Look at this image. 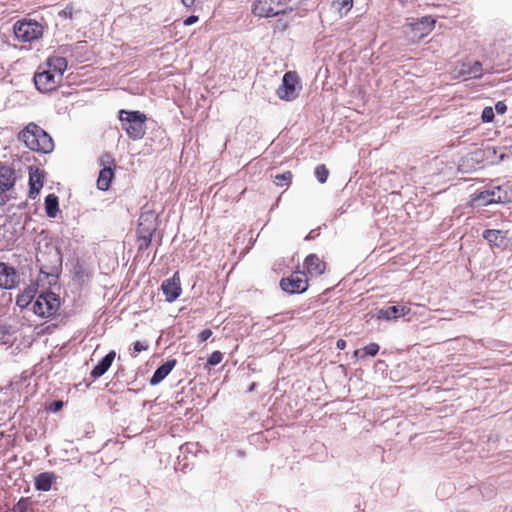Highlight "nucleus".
<instances>
[{"label": "nucleus", "instance_id": "obj_1", "mask_svg": "<svg viewBox=\"0 0 512 512\" xmlns=\"http://www.w3.org/2000/svg\"><path fill=\"white\" fill-rule=\"evenodd\" d=\"M19 139L32 151L50 153L54 142L50 135L35 123H29L19 134Z\"/></svg>", "mask_w": 512, "mask_h": 512}, {"label": "nucleus", "instance_id": "obj_2", "mask_svg": "<svg viewBox=\"0 0 512 512\" xmlns=\"http://www.w3.org/2000/svg\"><path fill=\"white\" fill-rule=\"evenodd\" d=\"M119 120L129 138L132 140H140L146 133L147 117L140 111H119Z\"/></svg>", "mask_w": 512, "mask_h": 512}, {"label": "nucleus", "instance_id": "obj_3", "mask_svg": "<svg viewBox=\"0 0 512 512\" xmlns=\"http://www.w3.org/2000/svg\"><path fill=\"white\" fill-rule=\"evenodd\" d=\"M60 307V299L53 292L40 293L32 303L30 310L41 318L54 316Z\"/></svg>", "mask_w": 512, "mask_h": 512}, {"label": "nucleus", "instance_id": "obj_4", "mask_svg": "<svg viewBox=\"0 0 512 512\" xmlns=\"http://www.w3.org/2000/svg\"><path fill=\"white\" fill-rule=\"evenodd\" d=\"M36 259L40 265V273L51 278L49 283L55 281L62 262L58 249L53 246H47V264H45V254L41 251L37 253Z\"/></svg>", "mask_w": 512, "mask_h": 512}, {"label": "nucleus", "instance_id": "obj_5", "mask_svg": "<svg viewBox=\"0 0 512 512\" xmlns=\"http://www.w3.org/2000/svg\"><path fill=\"white\" fill-rule=\"evenodd\" d=\"M13 30L16 38L22 42H32L43 35V26L31 19L17 21Z\"/></svg>", "mask_w": 512, "mask_h": 512}, {"label": "nucleus", "instance_id": "obj_6", "mask_svg": "<svg viewBox=\"0 0 512 512\" xmlns=\"http://www.w3.org/2000/svg\"><path fill=\"white\" fill-rule=\"evenodd\" d=\"M291 0H256L252 12L258 17H273L284 14L287 11V4Z\"/></svg>", "mask_w": 512, "mask_h": 512}, {"label": "nucleus", "instance_id": "obj_7", "mask_svg": "<svg viewBox=\"0 0 512 512\" xmlns=\"http://www.w3.org/2000/svg\"><path fill=\"white\" fill-rule=\"evenodd\" d=\"M300 88L297 74L289 71L284 74L282 84L277 89V95L282 100L291 101L298 96Z\"/></svg>", "mask_w": 512, "mask_h": 512}, {"label": "nucleus", "instance_id": "obj_8", "mask_svg": "<svg viewBox=\"0 0 512 512\" xmlns=\"http://www.w3.org/2000/svg\"><path fill=\"white\" fill-rule=\"evenodd\" d=\"M61 81L60 74H55L49 69H39L34 75L35 86L41 92L55 90Z\"/></svg>", "mask_w": 512, "mask_h": 512}, {"label": "nucleus", "instance_id": "obj_9", "mask_svg": "<svg viewBox=\"0 0 512 512\" xmlns=\"http://www.w3.org/2000/svg\"><path fill=\"white\" fill-rule=\"evenodd\" d=\"M508 200L507 193H502L500 186H495L490 190H484L473 196L472 206H486L492 203H504Z\"/></svg>", "mask_w": 512, "mask_h": 512}, {"label": "nucleus", "instance_id": "obj_10", "mask_svg": "<svg viewBox=\"0 0 512 512\" xmlns=\"http://www.w3.org/2000/svg\"><path fill=\"white\" fill-rule=\"evenodd\" d=\"M282 290L290 294L303 293L308 288L306 274L301 271L292 273L289 277L283 278L280 282Z\"/></svg>", "mask_w": 512, "mask_h": 512}, {"label": "nucleus", "instance_id": "obj_11", "mask_svg": "<svg viewBox=\"0 0 512 512\" xmlns=\"http://www.w3.org/2000/svg\"><path fill=\"white\" fill-rule=\"evenodd\" d=\"M454 77L463 79L480 78L482 76V64L479 61L458 62L453 70Z\"/></svg>", "mask_w": 512, "mask_h": 512}, {"label": "nucleus", "instance_id": "obj_12", "mask_svg": "<svg viewBox=\"0 0 512 512\" xmlns=\"http://www.w3.org/2000/svg\"><path fill=\"white\" fill-rule=\"evenodd\" d=\"M434 25L435 20L427 16L410 23L409 26L412 33V39L421 40L433 30Z\"/></svg>", "mask_w": 512, "mask_h": 512}, {"label": "nucleus", "instance_id": "obj_13", "mask_svg": "<svg viewBox=\"0 0 512 512\" xmlns=\"http://www.w3.org/2000/svg\"><path fill=\"white\" fill-rule=\"evenodd\" d=\"M19 282V275L16 270L5 263L0 262V287L12 289Z\"/></svg>", "mask_w": 512, "mask_h": 512}, {"label": "nucleus", "instance_id": "obj_14", "mask_svg": "<svg viewBox=\"0 0 512 512\" xmlns=\"http://www.w3.org/2000/svg\"><path fill=\"white\" fill-rule=\"evenodd\" d=\"M161 289L168 302L175 301L181 293L179 277L175 274L173 277L166 279L163 281Z\"/></svg>", "mask_w": 512, "mask_h": 512}, {"label": "nucleus", "instance_id": "obj_15", "mask_svg": "<svg viewBox=\"0 0 512 512\" xmlns=\"http://www.w3.org/2000/svg\"><path fill=\"white\" fill-rule=\"evenodd\" d=\"M304 267L311 277H317L324 273L326 265L316 254H310L304 261Z\"/></svg>", "mask_w": 512, "mask_h": 512}, {"label": "nucleus", "instance_id": "obj_16", "mask_svg": "<svg viewBox=\"0 0 512 512\" xmlns=\"http://www.w3.org/2000/svg\"><path fill=\"white\" fill-rule=\"evenodd\" d=\"M44 182V174L43 172L38 169H30L29 172V197L32 199H35L36 196L39 194L41 188L43 187Z\"/></svg>", "mask_w": 512, "mask_h": 512}, {"label": "nucleus", "instance_id": "obj_17", "mask_svg": "<svg viewBox=\"0 0 512 512\" xmlns=\"http://www.w3.org/2000/svg\"><path fill=\"white\" fill-rule=\"evenodd\" d=\"M410 312V307L406 305H395L382 308L378 311L379 319L395 320L399 317H403Z\"/></svg>", "mask_w": 512, "mask_h": 512}, {"label": "nucleus", "instance_id": "obj_18", "mask_svg": "<svg viewBox=\"0 0 512 512\" xmlns=\"http://www.w3.org/2000/svg\"><path fill=\"white\" fill-rule=\"evenodd\" d=\"M14 183V171L7 166L0 165V194L12 188Z\"/></svg>", "mask_w": 512, "mask_h": 512}, {"label": "nucleus", "instance_id": "obj_19", "mask_svg": "<svg viewBox=\"0 0 512 512\" xmlns=\"http://www.w3.org/2000/svg\"><path fill=\"white\" fill-rule=\"evenodd\" d=\"M483 237L496 247H505L507 245L506 233L501 230L488 229L483 232Z\"/></svg>", "mask_w": 512, "mask_h": 512}, {"label": "nucleus", "instance_id": "obj_20", "mask_svg": "<svg viewBox=\"0 0 512 512\" xmlns=\"http://www.w3.org/2000/svg\"><path fill=\"white\" fill-rule=\"evenodd\" d=\"M116 353L115 351H110L102 360L93 368L91 371V376L93 378H99L104 375L110 366L112 365L115 359Z\"/></svg>", "mask_w": 512, "mask_h": 512}, {"label": "nucleus", "instance_id": "obj_21", "mask_svg": "<svg viewBox=\"0 0 512 512\" xmlns=\"http://www.w3.org/2000/svg\"><path fill=\"white\" fill-rule=\"evenodd\" d=\"M176 364V360H170L166 363L162 364L160 367L156 369L153 376L150 379L151 385L159 384L168 374L172 371Z\"/></svg>", "mask_w": 512, "mask_h": 512}, {"label": "nucleus", "instance_id": "obj_22", "mask_svg": "<svg viewBox=\"0 0 512 512\" xmlns=\"http://www.w3.org/2000/svg\"><path fill=\"white\" fill-rule=\"evenodd\" d=\"M55 480L56 475L53 472L40 473L35 478V488L40 491H49Z\"/></svg>", "mask_w": 512, "mask_h": 512}, {"label": "nucleus", "instance_id": "obj_23", "mask_svg": "<svg viewBox=\"0 0 512 512\" xmlns=\"http://www.w3.org/2000/svg\"><path fill=\"white\" fill-rule=\"evenodd\" d=\"M113 177H114L113 167H111V166L103 167L99 172V177L97 179V187L102 191H106L109 188Z\"/></svg>", "mask_w": 512, "mask_h": 512}, {"label": "nucleus", "instance_id": "obj_24", "mask_svg": "<svg viewBox=\"0 0 512 512\" xmlns=\"http://www.w3.org/2000/svg\"><path fill=\"white\" fill-rule=\"evenodd\" d=\"M47 66L53 73L60 74V78L62 79L67 69V60L64 57L53 56L48 59Z\"/></svg>", "mask_w": 512, "mask_h": 512}, {"label": "nucleus", "instance_id": "obj_25", "mask_svg": "<svg viewBox=\"0 0 512 512\" xmlns=\"http://www.w3.org/2000/svg\"><path fill=\"white\" fill-rule=\"evenodd\" d=\"M58 206H59L58 197L55 194H49L45 198V210H46V214L49 217H51V218L56 217L57 212H58Z\"/></svg>", "mask_w": 512, "mask_h": 512}, {"label": "nucleus", "instance_id": "obj_26", "mask_svg": "<svg viewBox=\"0 0 512 512\" xmlns=\"http://www.w3.org/2000/svg\"><path fill=\"white\" fill-rule=\"evenodd\" d=\"M34 298L33 290L28 289L17 296L16 304L21 309L28 308L29 306L32 307V300Z\"/></svg>", "mask_w": 512, "mask_h": 512}, {"label": "nucleus", "instance_id": "obj_27", "mask_svg": "<svg viewBox=\"0 0 512 512\" xmlns=\"http://www.w3.org/2000/svg\"><path fill=\"white\" fill-rule=\"evenodd\" d=\"M328 175L329 171L324 164L318 165L315 168V176L320 183H325L327 181Z\"/></svg>", "mask_w": 512, "mask_h": 512}, {"label": "nucleus", "instance_id": "obj_28", "mask_svg": "<svg viewBox=\"0 0 512 512\" xmlns=\"http://www.w3.org/2000/svg\"><path fill=\"white\" fill-rule=\"evenodd\" d=\"M291 179L292 173L290 171H287L285 173L276 175L274 183L277 186H283L284 184L288 185L291 182Z\"/></svg>", "mask_w": 512, "mask_h": 512}, {"label": "nucleus", "instance_id": "obj_29", "mask_svg": "<svg viewBox=\"0 0 512 512\" xmlns=\"http://www.w3.org/2000/svg\"><path fill=\"white\" fill-rule=\"evenodd\" d=\"M17 512H33L31 502L27 498H21L16 505Z\"/></svg>", "mask_w": 512, "mask_h": 512}, {"label": "nucleus", "instance_id": "obj_30", "mask_svg": "<svg viewBox=\"0 0 512 512\" xmlns=\"http://www.w3.org/2000/svg\"><path fill=\"white\" fill-rule=\"evenodd\" d=\"M222 359L223 354L220 351H215L208 358L207 364L209 366H216L222 361Z\"/></svg>", "mask_w": 512, "mask_h": 512}, {"label": "nucleus", "instance_id": "obj_31", "mask_svg": "<svg viewBox=\"0 0 512 512\" xmlns=\"http://www.w3.org/2000/svg\"><path fill=\"white\" fill-rule=\"evenodd\" d=\"M75 10L72 5H67L63 10L59 12V16L64 19H72L74 16Z\"/></svg>", "mask_w": 512, "mask_h": 512}, {"label": "nucleus", "instance_id": "obj_32", "mask_svg": "<svg viewBox=\"0 0 512 512\" xmlns=\"http://www.w3.org/2000/svg\"><path fill=\"white\" fill-rule=\"evenodd\" d=\"M379 351V345L376 343H370L363 349V353L369 356H375Z\"/></svg>", "mask_w": 512, "mask_h": 512}, {"label": "nucleus", "instance_id": "obj_33", "mask_svg": "<svg viewBox=\"0 0 512 512\" xmlns=\"http://www.w3.org/2000/svg\"><path fill=\"white\" fill-rule=\"evenodd\" d=\"M100 164L105 167V166H111V167H114L115 166V163H114V159L111 157V155L109 154H104L101 156L100 158Z\"/></svg>", "mask_w": 512, "mask_h": 512}, {"label": "nucleus", "instance_id": "obj_34", "mask_svg": "<svg viewBox=\"0 0 512 512\" xmlns=\"http://www.w3.org/2000/svg\"><path fill=\"white\" fill-rule=\"evenodd\" d=\"M288 26H289V22L282 18L277 19L274 24L275 30H278V31H285L288 28Z\"/></svg>", "mask_w": 512, "mask_h": 512}, {"label": "nucleus", "instance_id": "obj_35", "mask_svg": "<svg viewBox=\"0 0 512 512\" xmlns=\"http://www.w3.org/2000/svg\"><path fill=\"white\" fill-rule=\"evenodd\" d=\"M494 118V112L491 107H486L482 113V119L484 122H490Z\"/></svg>", "mask_w": 512, "mask_h": 512}, {"label": "nucleus", "instance_id": "obj_36", "mask_svg": "<svg viewBox=\"0 0 512 512\" xmlns=\"http://www.w3.org/2000/svg\"><path fill=\"white\" fill-rule=\"evenodd\" d=\"M212 335V331L210 329H204L200 332L199 334V341L200 342H205L206 340H208Z\"/></svg>", "mask_w": 512, "mask_h": 512}, {"label": "nucleus", "instance_id": "obj_37", "mask_svg": "<svg viewBox=\"0 0 512 512\" xmlns=\"http://www.w3.org/2000/svg\"><path fill=\"white\" fill-rule=\"evenodd\" d=\"M133 349H134L135 352L140 353L142 351L147 350L148 349V345L143 343V342L137 341V342L134 343Z\"/></svg>", "mask_w": 512, "mask_h": 512}, {"label": "nucleus", "instance_id": "obj_38", "mask_svg": "<svg viewBox=\"0 0 512 512\" xmlns=\"http://www.w3.org/2000/svg\"><path fill=\"white\" fill-rule=\"evenodd\" d=\"M62 407H63L62 401H54L50 404L49 410L52 412H58L59 410L62 409Z\"/></svg>", "mask_w": 512, "mask_h": 512}, {"label": "nucleus", "instance_id": "obj_39", "mask_svg": "<svg viewBox=\"0 0 512 512\" xmlns=\"http://www.w3.org/2000/svg\"><path fill=\"white\" fill-rule=\"evenodd\" d=\"M340 5V10L345 9V13H347L353 6V0H342Z\"/></svg>", "mask_w": 512, "mask_h": 512}, {"label": "nucleus", "instance_id": "obj_40", "mask_svg": "<svg viewBox=\"0 0 512 512\" xmlns=\"http://www.w3.org/2000/svg\"><path fill=\"white\" fill-rule=\"evenodd\" d=\"M495 110L499 114H504L507 110L506 104L502 101H499L495 105Z\"/></svg>", "mask_w": 512, "mask_h": 512}, {"label": "nucleus", "instance_id": "obj_41", "mask_svg": "<svg viewBox=\"0 0 512 512\" xmlns=\"http://www.w3.org/2000/svg\"><path fill=\"white\" fill-rule=\"evenodd\" d=\"M197 21H198V17L192 15L184 20V25L189 26V25L196 23Z\"/></svg>", "mask_w": 512, "mask_h": 512}, {"label": "nucleus", "instance_id": "obj_42", "mask_svg": "<svg viewBox=\"0 0 512 512\" xmlns=\"http://www.w3.org/2000/svg\"><path fill=\"white\" fill-rule=\"evenodd\" d=\"M149 243H150V238L143 237L140 240L139 248L140 249L146 248V247H148Z\"/></svg>", "mask_w": 512, "mask_h": 512}, {"label": "nucleus", "instance_id": "obj_43", "mask_svg": "<svg viewBox=\"0 0 512 512\" xmlns=\"http://www.w3.org/2000/svg\"><path fill=\"white\" fill-rule=\"evenodd\" d=\"M338 349L343 350L346 347V342L342 339H339L336 343Z\"/></svg>", "mask_w": 512, "mask_h": 512}, {"label": "nucleus", "instance_id": "obj_44", "mask_svg": "<svg viewBox=\"0 0 512 512\" xmlns=\"http://www.w3.org/2000/svg\"><path fill=\"white\" fill-rule=\"evenodd\" d=\"M181 2L183 3L184 6L191 7L194 4L195 0H181Z\"/></svg>", "mask_w": 512, "mask_h": 512}, {"label": "nucleus", "instance_id": "obj_45", "mask_svg": "<svg viewBox=\"0 0 512 512\" xmlns=\"http://www.w3.org/2000/svg\"><path fill=\"white\" fill-rule=\"evenodd\" d=\"M361 352H362L361 350H356V351H355V354H356V355H359Z\"/></svg>", "mask_w": 512, "mask_h": 512}]
</instances>
